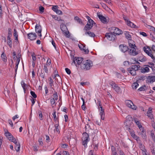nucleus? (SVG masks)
I'll use <instances>...</instances> for the list:
<instances>
[{"instance_id": "f257e3e1", "label": "nucleus", "mask_w": 155, "mask_h": 155, "mask_svg": "<svg viewBox=\"0 0 155 155\" xmlns=\"http://www.w3.org/2000/svg\"><path fill=\"white\" fill-rule=\"evenodd\" d=\"M134 120L139 127L140 131H141V134L142 135V137L144 139H145L146 138V131L144 130V128L141 125L139 120L137 118H134Z\"/></svg>"}, {"instance_id": "f03ea898", "label": "nucleus", "mask_w": 155, "mask_h": 155, "mask_svg": "<svg viewBox=\"0 0 155 155\" xmlns=\"http://www.w3.org/2000/svg\"><path fill=\"white\" fill-rule=\"evenodd\" d=\"M129 47L128 51L129 54L133 56H135L138 54V51L136 50V46L134 44L130 42H129Z\"/></svg>"}, {"instance_id": "7ed1b4c3", "label": "nucleus", "mask_w": 155, "mask_h": 155, "mask_svg": "<svg viewBox=\"0 0 155 155\" xmlns=\"http://www.w3.org/2000/svg\"><path fill=\"white\" fill-rule=\"evenodd\" d=\"M88 21V22L84 28V30L86 31L89 30L93 26V24H95L94 21L88 16H86Z\"/></svg>"}, {"instance_id": "20e7f679", "label": "nucleus", "mask_w": 155, "mask_h": 155, "mask_svg": "<svg viewBox=\"0 0 155 155\" xmlns=\"http://www.w3.org/2000/svg\"><path fill=\"white\" fill-rule=\"evenodd\" d=\"M92 62L90 60H86L81 64V67L86 70H89L92 66Z\"/></svg>"}, {"instance_id": "39448f33", "label": "nucleus", "mask_w": 155, "mask_h": 155, "mask_svg": "<svg viewBox=\"0 0 155 155\" xmlns=\"http://www.w3.org/2000/svg\"><path fill=\"white\" fill-rule=\"evenodd\" d=\"M140 67L139 65H134L128 68L127 70L131 75H135L136 74V71L138 70Z\"/></svg>"}, {"instance_id": "423d86ee", "label": "nucleus", "mask_w": 155, "mask_h": 155, "mask_svg": "<svg viewBox=\"0 0 155 155\" xmlns=\"http://www.w3.org/2000/svg\"><path fill=\"white\" fill-rule=\"evenodd\" d=\"M83 137L82 138V144L84 147H86L88 142L90 140V138L88 134L86 132L82 134Z\"/></svg>"}, {"instance_id": "0eeeda50", "label": "nucleus", "mask_w": 155, "mask_h": 155, "mask_svg": "<svg viewBox=\"0 0 155 155\" xmlns=\"http://www.w3.org/2000/svg\"><path fill=\"white\" fill-rule=\"evenodd\" d=\"M125 103L126 105L128 107L135 110H136L137 109V107L134 105L131 100H126L125 101Z\"/></svg>"}, {"instance_id": "6e6552de", "label": "nucleus", "mask_w": 155, "mask_h": 155, "mask_svg": "<svg viewBox=\"0 0 155 155\" xmlns=\"http://www.w3.org/2000/svg\"><path fill=\"white\" fill-rule=\"evenodd\" d=\"M61 28L64 35L67 37H69L70 35L69 31H68L67 27L65 25H61Z\"/></svg>"}, {"instance_id": "1a4fd4ad", "label": "nucleus", "mask_w": 155, "mask_h": 155, "mask_svg": "<svg viewBox=\"0 0 155 155\" xmlns=\"http://www.w3.org/2000/svg\"><path fill=\"white\" fill-rule=\"evenodd\" d=\"M109 84L111 85L113 89L117 93L119 92L120 90V88L113 81H110Z\"/></svg>"}, {"instance_id": "9d476101", "label": "nucleus", "mask_w": 155, "mask_h": 155, "mask_svg": "<svg viewBox=\"0 0 155 155\" xmlns=\"http://www.w3.org/2000/svg\"><path fill=\"white\" fill-rule=\"evenodd\" d=\"M105 37L110 41H114L116 38L115 35L112 32L107 33L105 34Z\"/></svg>"}, {"instance_id": "9b49d317", "label": "nucleus", "mask_w": 155, "mask_h": 155, "mask_svg": "<svg viewBox=\"0 0 155 155\" xmlns=\"http://www.w3.org/2000/svg\"><path fill=\"white\" fill-rule=\"evenodd\" d=\"M11 142H13L15 145V150L17 152L19 151L20 148V143L18 142L15 138L13 139Z\"/></svg>"}, {"instance_id": "f8f14e48", "label": "nucleus", "mask_w": 155, "mask_h": 155, "mask_svg": "<svg viewBox=\"0 0 155 155\" xmlns=\"http://www.w3.org/2000/svg\"><path fill=\"white\" fill-rule=\"evenodd\" d=\"M143 49L144 51L146 53L148 56L151 57H153V55L151 53L152 51L150 49L149 47H144L143 48Z\"/></svg>"}, {"instance_id": "ddd939ff", "label": "nucleus", "mask_w": 155, "mask_h": 155, "mask_svg": "<svg viewBox=\"0 0 155 155\" xmlns=\"http://www.w3.org/2000/svg\"><path fill=\"white\" fill-rule=\"evenodd\" d=\"M147 116L150 119H153V115L152 114V108L150 107H149L147 112Z\"/></svg>"}, {"instance_id": "4468645a", "label": "nucleus", "mask_w": 155, "mask_h": 155, "mask_svg": "<svg viewBox=\"0 0 155 155\" xmlns=\"http://www.w3.org/2000/svg\"><path fill=\"white\" fill-rule=\"evenodd\" d=\"M5 136L7 137L8 139L11 141L15 138L8 131L5 132Z\"/></svg>"}, {"instance_id": "2eb2a0df", "label": "nucleus", "mask_w": 155, "mask_h": 155, "mask_svg": "<svg viewBox=\"0 0 155 155\" xmlns=\"http://www.w3.org/2000/svg\"><path fill=\"white\" fill-rule=\"evenodd\" d=\"M27 35L28 38L31 40H34L36 39L37 37V35L35 33H30L28 34Z\"/></svg>"}, {"instance_id": "dca6fc26", "label": "nucleus", "mask_w": 155, "mask_h": 155, "mask_svg": "<svg viewBox=\"0 0 155 155\" xmlns=\"http://www.w3.org/2000/svg\"><path fill=\"white\" fill-rule=\"evenodd\" d=\"M35 28L36 32L38 33V35L40 37H41V26L37 25L35 26Z\"/></svg>"}, {"instance_id": "f3484780", "label": "nucleus", "mask_w": 155, "mask_h": 155, "mask_svg": "<svg viewBox=\"0 0 155 155\" xmlns=\"http://www.w3.org/2000/svg\"><path fill=\"white\" fill-rule=\"evenodd\" d=\"M112 29L114 31L113 33L115 35H119L123 33V31L118 28L114 27L112 28Z\"/></svg>"}, {"instance_id": "a211bd4d", "label": "nucleus", "mask_w": 155, "mask_h": 155, "mask_svg": "<svg viewBox=\"0 0 155 155\" xmlns=\"http://www.w3.org/2000/svg\"><path fill=\"white\" fill-rule=\"evenodd\" d=\"M83 61V59L81 58H75V59H74L73 62L77 66V64L79 65Z\"/></svg>"}, {"instance_id": "6ab92c4d", "label": "nucleus", "mask_w": 155, "mask_h": 155, "mask_svg": "<svg viewBox=\"0 0 155 155\" xmlns=\"http://www.w3.org/2000/svg\"><path fill=\"white\" fill-rule=\"evenodd\" d=\"M99 110L100 111V115L101 116V119L102 120H104L105 118V113L104 110L102 108V107H99Z\"/></svg>"}, {"instance_id": "aec40b11", "label": "nucleus", "mask_w": 155, "mask_h": 155, "mask_svg": "<svg viewBox=\"0 0 155 155\" xmlns=\"http://www.w3.org/2000/svg\"><path fill=\"white\" fill-rule=\"evenodd\" d=\"M128 48H129L127 46L123 45H121L119 46V48L120 50L122 52L124 53L126 52L127 51H128Z\"/></svg>"}, {"instance_id": "412c9836", "label": "nucleus", "mask_w": 155, "mask_h": 155, "mask_svg": "<svg viewBox=\"0 0 155 155\" xmlns=\"http://www.w3.org/2000/svg\"><path fill=\"white\" fill-rule=\"evenodd\" d=\"M126 120L125 122L126 125L129 126V124H131L132 122L131 120L132 119V117L130 115H128L126 117Z\"/></svg>"}, {"instance_id": "4be33fe9", "label": "nucleus", "mask_w": 155, "mask_h": 155, "mask_svg": "<svg viewBox=\"0 0 155 155\" xmlns=\"http://www.w3.org/2000/svg\"><path fill=\"white\" fill-rule=\"evenodd\" d=\"M147 80L149 82L153 83L155 81V76H149L147 78Z\"/></svg>"}, {"instance_id": "5701e85b", "label": "nucleus", "mask_w": 155, "mask_h": 155, "mask_svg": "<svg viewBox=\"0 0 155 155\" xmlns=\"http://www.w3.org/2000/svg\"><path fill=\"white\" fill-rule=\"evenodd\" d=\"M129 131L130 132L131 136L132 137L134 138H136V140L137 141L139 139V137L137 136H136L135 133L132 130H131L130 128H129Z\"/></svg>"}, {"instance_id": "b1692460", "label": "nucleus", "mask_w": 155, "mask_h": 155, "mask_svg": "<svg viewBox=\"0 0 155 155\" xmlns=\"http://www.w3.org/2000/svg\"><path fill=\"white\" fill-rule=\"evenodd\" d=\"M98 18L101 21L104 23H105L107 22V19L106 18L101 15H98Z\"/></svg>"}, {"instance_id": "393cba45", "label": "nucleus", "mask_w": 155, "mask_h": 155, "mask_svg": "<svg viewBox=\"0 0 155 155\" xmlns=\"http://www.w3.org/2000/svg\"><path fill=\"white\" fill-rule=\"evenodd\" d=\"M138 144L140 148L142 151V153H143V152L147 150L145 148L144 145L142 144L141 142H139Z\"/></svg>"}, {"instance_id": "a878e982", "label": "nucleus", "mask_w": 155, "mask_h": 155, "mask_svg": "<svg viewBox=\"0 0 155 155\" xmlns=\"http://www.w3.org/2000/svg\"><path fill=\"white\" fill-rule=\"evenodd\" d=\"M125 36L126 38H127L130 41H129V42H130L131 43H132V42H133L132 40H131V35L129 34V33L128 32H126L125 33Z\"/></svg>"}, {"instance_id": "bb28decb", "label": "nucleus", "mask_w": 155, "mask_h": 155, "mask_svg": "<svg viewBox=\"0 0 155 155\" xmlns=\"http://www.w3.org/2000/svg\"><path fill=\"white\" fill-rule=\"evenodd\" d=\"M127 21L128 22H127L126 23L128 26L133 28H137V26L131 22L129 20V21Z\"/></svg>"}, {"instance_id": "cd10ccee", "label": "nucleus", "mask_w": 155, "mask_h": 155, "mask_svg": "<svg viewBox=\"0 0 155 155\" xmlns=\"http://www.w3.org/2000/svg\"><path fill=\"white\" fill-rule=\"evenodd\" d=\"M7 44L8 45L9 47L11 48H12V39L11 37L9 36H7Z\"/></svg>"}, {"instance_id": "c85d7f7f", "label": "nucleus", "mask_w": 155, "mask_h": 155, "mask_svg": "<svg viewBox=\"0 0 155 155\" xmlns=\"http://www.w3.org/2000/svg\"><path fill=\"white\" fill-rule=\"evenodd\" d=\"M49 84L50 85V88L51 89L54 90V89L53 87V86H54L53 81L51 77H50L49 78Z\"/></svg>"}, {"instance_id": "c756f323", "label": "nucleus", "mask_w": 155, "mask_h": 155, "mask_svg": "<svg viewBox=\"0 0 155 155\" xmlns=\"http://www.w3.org/2000/svg\"><path fill=\"white\" fill-rule=\"evenodd\" d=\"M2 60L4 62H5L7 61V58L6 55L5 54L4 52L2 53L1 56Z\"/></svg>"}, {"instance_id": "7c9ffc66", "label": "nucleus", "mask_w": 155, "mask_h": 155, "mask_svg": "<svg viewBox=\"0 0 155 155\" xmlns=\"http://www.w3.org/2000/svg\"><path fill=\"white\" fill-rule=\"evenodd\" d=\"M130 62L131 63L134 64H140V63L136 60V59L134 58H132L130 59Z\"/></svg>"}, {"instance_id": "2f4dec72", "label": "nucleus", "mask_w": 155, "mask_h": 155, "mask_svg": "<svg viewBox=\"0 0 155 155\" xmlns=\"http://www.w3.org/2000/svg\"><path fill=\"white\" fill-rule=\"evenodd\" d=\"M149 68L148 66L147 65V66L145 67L144 68H143L141 70V72L142 73H145L146 72H148L149 71Z\"/></svg>"}, {"instance_id": "473e14b6", "label": "nucleus", "mask_w": 155, "mask_h": 155, "mask_svg": "<svg viewBox=\"0 0 155 155\" xmlns=\"http://www.w3.org/2000/svg\"><path fill=\"white\" fill-rule=\"evenodd\" d=\"M54 127H55V129L54 130V131H56L57 132L59 133L60 131L58 123H57V124L55 125Z\"/></svg>"}, {"instance_id": "72a5a7b5", "label": "nucleus", "mask_w": 155, "mask_h": 155, "mask_svg": "<svg viewBox=\"0 0 155 155\" xmlns=\"http://www.w3.org/2000/svg\"><path fill=\"white\" fill-rule=\"evenodd\" d=\"M146 60V57L143 56L142 55L140 56L138 59V61L140 62H145Z\"/></svg>"}, {"instance_id": "f704fd0d", "label": "nucleus", "mask_w": 155, "mask_h": 155, "mask_svg": "<svg viewBox=\"0 0 155 155\" xmlns=\"http://www.w3.org/2000/svg\"><path fill=\"white\" fill-rule=\"evenodd\" d=\"M13 35L15 38V40L17 41H18V35L17 32L15 29H14Z\"/></svg>"}, {"instance_id": "c9c22d12", "label": "nucleus", "mask_w": 155, "mask_h": 155, "mask_svg": "<svg viewBox=\"0 0 155 155\" xmlns=\"http://www.w3.org/2000/svg\"><path fill=\"white\" fill-rule=\"evenodd\" d=\"M52 18L55 20L58 21H61L62 20L60 17H57L55 15H51Z\"/></svg>"}, {"instance_id": "e433bc0d", "label": "nucleus", "mask_w": 155, "mask_h": 155, "mask_svg": "<svg viewBox=\"0 0 155 155\" xmlns=\"http://www.w3.org/2000/svg\"><path fill=\"white\" fill-rule=\"evenodd\" d=\"M88 35L89 36L91 37H94L95 36V35L91 31L86 32L85 33V35Z\"/></svg>"}, {"instance_id": "4c0bfd02", "label": "nucleus", "mask_w": 155, "mask_h": 155, "mask_svg": "<svg viewBox=\"0 0 155 155\" xmlns=\"http://www.w3.org/2000/svg\"><path fill=\"white\" fill-rule=\"evenodd\" d=\"M52 115L53 116L54 120L55 123H58V118L56 117V112L55 111L54 112Z\"/></svg>"}, {"instance_id": "58836bf2", "label": "nucleus", "mask_w": 155, "mask_h": 155, "mask_svg": "<svg viewBox=\"0 0 155 155\" xmlns=\"http://www.w3.org/2000/svg\"><path fill=\"white\" fill-rule=\"evenodd\" d=\"M38 114L39 115L40 120H43V115L42 111L41 110H39L38 112Z\"/></svg>"}, {"instance_id": "ea45409f", "label": "nucleus", "mask_w": 155, "mask_h": 155, "mask_svg": "<svg viewBox=\"0 0 155 155\" xmlns=\"http://www.w3.org/2000/svg\"><path fill=\"white\" fill-rule=\"evenodd\" d=\"M139 86V84L137 82H134L133 83L132 85L133 89H136Z\"/></svg>"}, {"instance_id": "a19ab883", "label": "nucleus", "mask_w": 155, "mask_h": 155, "mask_svg": "<svg viewBox=\"0 0 155 155\" xmlns=\"http://www.w3.org/2000/svg\"><path fill=\"white\" fill-rule=\"evenodd\" d=\"M21 84L22 87V88L23 89L25 93V92L26 91L25 87L26 86V84H25V83L23 81H22L21 82Z\"/></svg>"}, {"instance_id": "79ce46f5", "label": "nucleus", "mask_w": 155, "mask_h": 155, "mask_svg": "<svg viewBox=\"0 0 155 155\" xmlns=\"http://www.w3.org/2000/svg\"><path fill=\"white\" fill-rule=\"evenodd\" d=\"M74 19L75 20L77 21L79 23L83 25V23L82 21L81 20L80 18H79L78 17H75Z\"/></svg>"}, {"instance_id": "37998d69", "label": "nucleus", "mask_w": 155, "mask_h": 155, "mask_svg": "<svg viewBox=\"0 0 155 155\" xmlns=\"http://www.w3.org/2000/svg\"><path fill=\"white\" fill-rule=\"evenodd\" d=\"M151 152L153 155H155V147L153 146L150 147Z\"/></svg>"}, {"instance_id": "c03bdc74", "label": "nucleus", "mask_w": 155, "mask_h": 155, "mask_svg": "<svg viewBox=\"0 0 155 155\" xmlns=\"http://www.w3.org/2000/svg\"><path fill=\"white\" fill-rule=\"evenodd\" d=\"M146 87L145 85L143 86L140 87L138 90L139 91H144L146 89Z\"/></svg>"}, {"instance_id": "a18cd8bd", "label": "nucleus", "mask_w": 155, "mask_h": 155, "mask_svg": "<svg viewBox=\"0 0 155 155\" xmlns=\"http://www.w3.org/2000/svg\"><path fill=\"white\" fill-rule=\"evenodd\" d=\"M58 6L57 5H53L52 7V10L55 12H56L58 9Z\"/></svg>"}, {"instance_id": "49530a36", "label": "nucleus", "mask_w": 155, "mask_h": 155, "mask_svg": "<svg viewBox=\"0 0 155 155\" xmlns=\"http://www.w3.org/2000/svg\"><path fill=\"white\" fill-rule=\"evenodd\" d=\"M48 65L47 64H45L44 65V69L46 73H48Z\"/></svg>"}, {"instance_id": "de8ad7c7", "label": "nucleus", "mask_w": 155, "mask_h": 155, "mask_svg": "<svg viewBox=\"0 0 155 155\" xmlns=\"http://www.w3.org/2000/svg\"><path fill=\"white\" fill-rule=\"evenodd\" d=\"M105 57L110 60H112L113 57L112 55L109 54L106 56Z\"/></svg>"}, {"instance_id": "09e8293b", "label": "nucleus", "mask_w": 155, "mask_h": 155, "mask_svg": "<svg viewBox=\"0 0 155 155\" xmlns=\"http://www.w3.org/2000/svg\"><path fill=\"white\" fill-rule=\"evenodd\" d=\"M12 35V30L11 28H8V36L11 37Z\"/></svg>"}, {"instance_id": "8fccbe9b", "label": "nucleus", "mask_w": 155, "mask_h": 155, "mask_svg": "<svg viewBox=\"0 0 155 155\" xmlns=\"http://www.w3.org/2000/svg\"><path fill=\"white\" fill-rule=\"evenodd\" d=\"M31 95L34 98H36L37 97V95L35 93V92L33 91H31L30 92Z\"/></svg>"}, {"instance_id": "3c124183", "label": "nucleus", "mask_w": 155, "mask_h": 155, "mask_svg": "<svg viewBox=\"0 0 155 155\" xmlns=\"http://www.w3.org/2000/svg\"><path fill=\"white\" fill-rule=\"evenodd\" d=\"M56 100L58 99V96L57 95V93L56 92H55L53 94V98Z\"/></svg>"}, {"instance_id": "603ef678", "label": "nucleus", "mask_w": 155, "mask_h": 155, "mask_svg": "<svg viewBox=\"0 0 155 155\" xmlns=\"http://www.w3.org/2000/svg\"><path fill=\"white\" fill-rule=\"evenodd\" d=\"M39 9L41 13H43L44 12V8L41 6H39Z\"/></svg>"}, {"instance_id": "864d4df0", "label": "nucleus", "mask_w": 155, "mask_h": 155, "mask_svg": "<svg viewBox=\"0 0 155 155\" xmlns=\"http://www.w3.org/2000/svg\"><path fill=\"white\" fill-rule=\"evenodd\" d=\"M78 46L81 50H82L83 49L85 48V46L84 45L81 44H78Z\"/></svg>"}, {"instance_id": "5fc2aeb1", "label": "nucleus", "mask_w": 155, "mask_h": 155, "mask_svg": "<svg viewBox=\"0 0 155 155\" xmlns=\"http://www.w3.org/2000/svg\"><path fill=\"white\" fill-rule=\"evenodd\" d=\"M149 65H147L148 67H149L152 69L154 68V65L153 63H149Z\"/></svg>"}, {"instance_id": "6e6d98bb", "label": "nucleus", "mask_w": 155, "mask_h": 155, "mask_svg": "<svg viewBox=\"0 0 155 155\" xmlns=\"http://www.w3.org/2000/svg\"><path fill=\"white\" fill-rule=\"evenodd\" d=\"M38 142L39 144L41 146H42L43 145V143L42 141V138H39L38 139Z\"/></svg>"}, {"instance_id": "4d7b16f0", "label": "nucleus", "mask_w": 155, "mask_h": 155, "mask_svg": "<svg viewBox=\"0 0 155 155\" xmlns=\"http://www.w3.org/2000/svg\"><path fill=\"white\" fill-rule=\"evenodd\" d=\"M46 142L48 143L50 141V139L48 135H46Z\"/></svg>"}, {"instance_id": "13d9d810", "label": "nucleus", "mask_w": 155, "mask_h": 155, "mask_svg": "<svg viewBox=\"0 0 155 155\" xmlns=\"http://www.w3.org/2000/svg\"><path fill=\"white\" fill-rule=\"evenodd\" d=\"M55 100H56L53 98L51 99L50 100V102H51V104L52 105H53V104H55Z\"/></svg>"}, {"instance_id": "bf43d9fd", "label": "nucleus", "mask_w": 155, "mask_h": 155, "mask_svg": "<svg viewBox=\"0 0 155 155\" xmlns=\"http://www.w3.org/2000/svg\"><path fill=\"white\" fill-rule=\"evenodd\" d=\"M140 35H142L144 37H146L147 36V34L144 32H140Z\"/></svg>"}, {"instance_id": "052dcab7", "label": "nucleus", "mask_w": 155, "mask_h": 155, "mask_svg": "<svg viewBox=\"0 0 155 155\" xmlns=\"http://www.w3.org/2000/svg\"><path fill=\"white\" fill-rule=\"evenodd\" d=\"M65 70L66 72L68 74H69L71 73V71L70 70L68 69V68H66L65 69Z\"/></svg>"}, {"instance_id": "680f3d73", "label": "nucleus", "mask_w": 155, "mask_h": 155, "mask_svg": "<svg viewBox=\"0 0 155 155\" xmlns=\"http://www.w3.org/2000/svg\"><path fill=\"white\" fill-rule=\"evenodd\" d=\"M8 122L9 124L12 127H13V124L11 120L9 119L8 120Z\"/></svg>"}, {"instance_id": "e2e57ef3", "label": "nucleus", "mask_w": 155, "mask_h": 155, "mask_svg": "<svg viewBox=\"0 0 155 155\" xmlns=\"http://www.w3.org/2000/svg\"><path fill=\"white\" fill-rule=\"evenodd\" d=\"M44 89L45 90V95H46L48 93V89L46 86L44 87Z\"/></svg>"}, {"instance_id": "0e129e2a", "label": "nucleus", "mask_w": 155, "mask_h": 155, "mask_svg": "<svg viewBox=\"0 0 155 155\" xmlns=\"http://www.w3.org/2000/svg\"><path fill=\"white\" fill-rule=\"evenodd\" d=\"M56 13L58 14L61 15L63 14L62 12L60 10L58 9Z\"/></svg>"}, {"instance_id": "69168bd1", "label": "nucleus", "mask_w": 155, "mask_h": 155, "mask_svg": "<svg viewBox=\"0 0 155 155\" xmlns=\"http://www.w3.org/2000/svg\"><path fill=\"white\" fill-rule=\"evenodd\" d=\"M18 57H17V62L16 63H18V64H19V63L20 61V55H19V54H18Z\"/></svg>"}, {"instance_id": "338daca9", "label": "nucleus", "mask_w": 155, "mask_h": 155, "mask_svg": "<svg viewBox=\"0 0 155 155\" xmlns=\"http://www.w3.org/2000/svg\"><path fill=\"white\" fill-rule=\"evenodd\" d=\"M82 51H83L85 54H87L89 53V50L88 49H86L84 48L83 49Z\"/></svg>"}, {"instance_id": "774afa93", "label": "nucleus", "mask_w": 155, "mask_h": 155, "mask_svg": "<svg viewBox=\"0 0 155 155\" xmlns=\"http://www.w3.org/2000/svg\"><path fill=\"white\" fill-rule=\"evenodd\" d=\"M142 153L143 155H150L149 153L147 150L143 152Z\"/></svg>"}]
</instances>
